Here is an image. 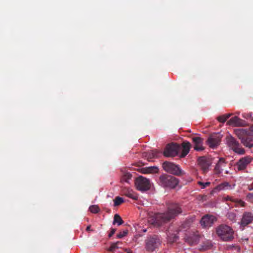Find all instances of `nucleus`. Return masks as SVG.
I'll use <instances>...</instances> for the list:
<instances>
[{
  "instance_id": "bb28decb",
  "label": "nucleus",
  "mask_w": 253,
  "mask_h": 253,
  "mask_svg": "<svg viewBox=\"0 0 253 253\" xmlns=\"http://www.w3.org/2000/svg\"><path fill=\"white\" fill-rule=\"evenodd\" d=\"M124 200L123 198H121L119 196L116 197L114 200V206H119V205H121L122 203H124Z\"/></svg>"
},
{
  "instance_id": "c756f323",
  "label": "nucleus",
  "mask_w": 253,
  "mask_h": 253,
  "mask_svg": "<svg viewBox=\"0 0 253 253\" xmlns=\"http://www.w3.org/2000/svg\"><path fill=\"white\" fill-rule=\"evenodd\" d=\"M128 233L127 230H124L123 231H121L119 233H118L117 235L118 238H122L124 236H126Z\"/></svg>"
},
{
  "instance_id": "dca6fc26",
  "label": "nucleus",
  "mask_w": 253,
  "mask_h": 253,
  "mask_svg": "<svg viewBox=\"0 0 253 253\" xmlns=\"http://www.w3.org/2000/svg\"><path fill=\"white\" fill-rule=\"evenodd\" d=\"M198 164L204 172H207L211 163L205 157H200L198 160Z\"/></svg>"
},
{
  "instance_id": "4468645a",
  "label": "nucleus",
  "mask_w": 253,
  "mask_h": 253,
  "mask_svg": "<svg viewBox=\"0 0 253 253\" xmlns=\"http://www.w3.org/2000/svg\"><path fill=\"white\" fill-rule=\"evenodd\" d=\"M234 186L235 185H233V186L231 185L228 182H222L217 185L213 190H212L211 194H213L222 190L232 189L234 188Z\"/></svg>"
},
{
  "instance_id": "c9c22d12",
  "label": "nucleus",
  "mask_w": 253,
  "mask_h": 253,
  "mask_svg": "<svg viewBox=\"0 0 253 253\" xmlns=\"http://www.w3.org/2000/svg\"><path fill=\"white\" fill-rule=\"evenodd\" d=\"M176 239H177V237L176 236H174L173 237V239L172 240H171L169 237L168 238V241L169 242H174L176 240Z\"/></svg>"
},
{
  "instance_id": "7ed1b4c3",
  "label": "nucleus",
  "mask_w": 253,
  "mask_h": 253,
  "mask_svg": "<svg viewBox=\"0 0 253 253\" xmlns=\"http://www.w3.org/2000/svg\"><path fill=\"white\" fill-rule=\"evenodd\" d=\"M236 133L244 146L250 148L253 147V144L251 143L253 139V135L248 131L245 129H239L236 131Z\"/></svg>"
},
{
  "instance_id": "393cba45",
  "label": "nucleus",
  "mask_w": 253,
  "mask_h": 253,
  "mask_svg": "<svg viewBox=\"0 0 253 253\" xmlns=\"http://www.w3.org/2000/svg\"><path fill=\"white\" fill-rule=\"evenodd\" d=\"M231 114H226L223 115L219 116L217 118V120L222 123H225L226 120L231 116Z\"/></svg>"
},
{
  "instance_id": "f3484780",
  "label": "nucleus",
  "mask_w": 253,
  "mask_h": 253,
  "mask_svg": "<svg viewBox=\"0 0 253 253\" xmlns=\"http://www.w3.org/2000/svg\"><path fill=\"white\" fill-rule=\"evenodd\" d=\"M227 164L223 158H220L215 167V170L218 173H220L225 170L227 167Z\"/></svg>"
},
{
  "instance_id": "58836bf2",
  "label": "nucleus",
  "mask_w": 253,
  "mask_h": 253,
  "mask_svg": "<svg viewBox=\"0 0 253 253\" xmlns=\"http://www.w3.org/2000/svg\"><path fill=\"white\" fill-rule=\"evenodd\" d=\"M223 171H224L225 173L226 174H229L230 172L228 170L226 169V168H225V170H224Z\"/></svg>"
},
{
  "instance_id": "20e7f679",
  "label": "nucleus",
  "mask_w": 253,
  "mask_h": 253,
  "mask_svg": "<svg viewBox=\"0 0 253 253\" xmlns=\"http://www.w3.org/2000/svg\"><path fill=\"white\" fill-rule=\"evenodd\" d=\"M159 184L165 188H174L178 183V181L175 177L162 175L159 177Z\"/></svg>"
},
{
  "instance_id": "6ab92c4d",
  "label": "nucleus",
  "mask_w": 253,
  "mask_h": 253,
  "mask_svg": "<svg viewBox=\"0 0 253 253\" xmlns=\"http://www.w3.org/2000/svg\"><path fill=\"white\" fill-rule=\"evenodd\" d=\"M122 192L128 198L133 200L138 199L137 195L130 188L125 187L123 189Z\"/></svg>"
},
{
  "instance_id": "c85d7f7f",
  "label": "nucleus",
  "mask_w": 253,
  "mask_h": 253,
  "mask_svg": "<svg viewBox=\"0 0 253 253\" xmlns=\"http://www.w3.org/2000/svg\"><path fill=\"white\" fill-rule=\"evenodd\" d=\"M131 177V175L129 173H127L125 174L121 179L122 181H124L127 183L129 182V180L130 179Z\"/></svg>"
},
{
  "instance_id": "f8f14e48",
  "label": "nucleus",
  "mask_w": 253,
  "mask_h": 253,
  "mask_svg": "<svg viewBox=\"0 0 253 253\" xmlns=\"http://www.w3.org/2000/svg\"><path fill=\"white\" fill-rule=\"evenodd\" d=\"M251 156H247L241 158L236 163V166L238 170H244L249 164L253 161Z\"/></svg>"
},
{
  "instance_id": "f704fd0d",
  "label": "nucleus",
  "mask_w": 253,
  "mask_h": 253,
  "mask_svg": "<svg viewBox=\"0 0 253 253\" xmlns=\"http://www.w3.org/2000/svg\"><path fill=\"white\" fill-rule=\"evenodd\" d=\"M116 232V229H111L110 233L109 234V237H111Z\"/></svg>"
},
{
  "instance_id": "423d86ee",
  "label": "nucleus",
  "mask_w": 253,
  "mask_h": 253,
  "mask_svg": "<svg viewBox=\"0 0 253 253\" xmlns=\"http://www.w3.org/2000/svg\"><path fill=\"white\" fill-rule=\"evenodd\" d=\"M180 146L176 143L168 144L164 151V155L167 157H174L180 154Z\"/></svg>"
},
{
  "instance_id": "79ce46f5",
  "label": "nucleus",
  "mask_w": 253,
  "mask_h": 253,
  "mask_svg": "<svg viewBox=\"0 0 253 253\" xmlns=\"http://www.w3.org/2000/svg\"><path fill=\"white\" fill-rule=\"evenodd\" d=\"M243 117L244 118H247V117H245V116L243 115Z\"/></svg>"
},
{
  "instance_id": "aec40b11",
  "label": "nucleus",
  "mask_w": 253,
  "mask_h": 253,
  "mask_svg": "<svg viewBox=\"0 0 253 253\" xmlns=\"http://www.w3.org/2000/svg\"><path fill=\"white\" fill-rule=\"evenodd\" d=\"M161 153L157 150H152L145 153L146 157L149 161H152L154 158H157L160 157Z\"/></svg>"
},
{
  "instance_id": "39448f33",
  "label": "nucleus",
  "mask_w": 253,
  "mask_h": 253,
  "mask_svg": "<svg viewBox=\"0 0 253 253\" xmlns=\"http://www.w3.org/2000/svg\"><path fill=\"white\" fill-rule=\"evenodd\" d=\"M161 244V242L157 236L149 237L145 240V249L147 251L153 252Z\"/></svg>"
},
{
  "instance_id": "4c0bfd02",
  "label": "nucleus",
  "mask_w": 253,
  "mask_h": 253,
  "mask_svg": "<svg viewBox=\"0 0 253 253\" xmlns=\"http://www.w3.org/2000/svg\"><path fill=\"white\" fill-rule=\"evenodd\" d=\"M225 199L226 200H230V201H233L234 202L235 200L232 199V198L229 196H227L225 198Z\"/></svg>"
},
{
  "instance_id": "0eeeda50",
  "label": "nucleus",
  "mask_w": 253,
  "mask_h": 253,
  "mask_svg": "<svg viewBox=\"0 0 253 253\" xmlns=\"http://www.w3.org/2000/svg\"><path fill=\"white\" fill-rule=\"evenodd\" d=\"M228 146L236 153L243 155L245 153V150L240 146L239 142L233 137L227 138Z\"/></svg>"
},
{
  "instance_id": "a878e982",
  "label": "nucleus",
  "mask_w": 253,
  "mask_h": 253,
  "mask_svg": "<svg viewBox=\"0 0 253 253\" xmlns=\"http://www.w3.org/2000/svg\"><path fill=\"white\" fill-rule=\"evenodd\" d=\"M89 210L91 213H97L99 211L100 209L97 205H93L89 207Z\"/></svg>"
},
{
  "instance_id": "2f4dec72",
  "label": "nucleus",
  "mask_w": 253,
  "mask_h": 253,
  "mask_svg": "<svg viewBox=\"0 0 253 253\" xmlns=\"http://www.w3.org/2000/svg\"><path fill=\"white\" fill-rule=\"evenodd\" d=\"M234 202L237 203V205L239 207H244L245 206V203L240 200H235Z\"/></svg>"
},
{
  "instance_id": "ddd939ff",
  "label": "nucleus",
  "mask_w": 253,
  "mask_h": 253,
  "mask_svg": "<svg viewBox=\"0 0 253 253\" xmlns=\"http://www.w3.org/2000/svg\"><path fill=\"white\" fill-rule=\"evenodd\" d=\"M216 220L215 216L207 214L202 218L200 223L203 227L207 228L211 226Z\"/></svg>"
},
{
  "instance_id": "72a5a7b5",
  "label": "nucleus",
  "mask_w": 253,
  "mask_h": 253,
  "mask_svg": "<svg viewBox=\"0 0 253 253\" xmlns=\"http://www.w3.org/2000/svg\"><path fill=\"white\" fill-rule=\"evenodd\" d=\"M247 198L249 199L250 201L253 203V194L249 193L247 195Z\"/></svg>"
},
{
  "instance_id": "e433bc0d",
  "label": "nucleus",
  "mask_w": 253,
  "mask_h": 253,
  "mask_svg": "<svg viewBox=\"0 0 253 253\" xmlns=\"http://www.w3.org/2000/svg\"><path fill=\"white\" fill-rule=\"evenodd\" d=\"M248 189L250 191L253 190V182L249 185Z\"/></svg>"
},
{
  "instance_id": "6e6552de",
  "label": "nucleus",
  "mask_w": 253,
  "mask_h": 253,
  "mask_svg": "<svg viewBox=\"0 0 253 253\" xmlns=\"http://www.w3.org/2000/svg\"><path fill=\"white\" fill-rule=\"evenodd\" d=\"M135 184L137 189L141 191H147L151 187L150 180L142 176L138 177L136 179Z\"/></svg>"
},
{
  "instance_id": "5701e85b",
  "label": "nucleus",
  "mask_w": 253,
  "mask_h": 253,
  "mask_svg": "<svg viewBox=\"0 0 253 253\" xmlns=\"http://www.w3.org/2000/svg\"><path fill=\"white\" fill-rule=\"evenodd\" d=\"M158 171V169L156 167H149L142 169L143 173H156Z\"/></svg>"
},
{
  "instance_id": "4be33fe9",
  "label": "nucleus",
  "mask_w": 253,
  "mask_h": 253,
  "mask_svg": "<svg viewBox=\"0 0 253 253\" xmlns=\"http://www.w3.org/2000/svg\"><path fill=\"white\" fill-rule=\"evenodd\" d=\"M201 237L197 234H194L188 237L186 240L191 245L197 244L200 241Z\"/></svg>"
},
{
  "instance_id": "b1692460",
  "label": "nucleus",
  "mask_w": 253,
  "mask_h": 253,
  "mask_svg": "<svg viewBox=\"0 0 253 253\" xmlns=\"http://www.w3.org/2000/svg\"><path fill=\"white\" fill-rule=\"evenodd\" d=\"M124 223L121 217L118 214H116L114 216V220L113 222V224H117L118 226L121 225Z\"/></svg>"
},
{
  "instance_id": "412c9836",
  "label": "nucleus",
  "mask_w": 253,
  "mask_h": 253,
  "mask_svg": "<svg viewBox=\"0 0 253 253\" xmlns=\"http://www.w3.org/2000/svg\"><path fill=\"white\" fill-rule=\"evenodd\" d=\"M193 142L194 144V149L196 151H201L204 149L202 146L203 140L199 137H194L192 139Z\"/></svg>"
},
{
  "instance_id": "f257e3e1",
  "label": "nucleus",
  "mask_w": 253,
  "mask_h": 253,
  "mask_svg": "<svg viewBox=\"0 0 253 253\" xmlns=\"http://www.w3.org/2000/svg\"><path fill=\"white\" fill-rule=\"evenodd\" d=\"M182 212V208L179 204L170 203L168 205L167 211L166 212H149L148 217V222L155 227H160Z\"/></svg>"
},
{
  "instance_id": "7c9ffc66",
  "label": "nucleus",
  "mask_w": 253,
  "mask_h": 253,
  "mask_svg": "<svg viewBox=\"0 0 253 253\" xmlns=\"http://www.w3.org/2000/svg\"><path fill=\"white\" fill-rule=\"evenodd\" d=\"M210 182H201V181H199L198 182V184L201 186V188H205L207 186H208L210 185Z\"/></svg>"
},
{
  "instance_id": "1a4fd4ad",
  "label": "nucleus",
  "mask_w": 253,
  "mask_h": 253,
  "mask_svg": "<svg viewBox=\"0 0 253 253\" xmlns=\"http://www.w3.org/2000/svg\"><path fill=\"white\" fill-rule=\"evenodd\" d=\"M163 168L166 171L174 175H178L181 173V170L178 166L171 162H164L163 164Z\"/></svg>"
},
{
  "instance_id": "ea45409f",
  "label": "nucleus",
  "mask_w": 253,
  "mask_h": 253,
  "mask_svg": "<svg viewBox=\"0 0 253 253\" xmlns=\"http://www.w3.org/2000/svg\"><path fill=\"white\" fill-rule=\"evenodd\" d=\"M250 131L253 132V125L249 128Z\"/></svg>"
},
{
  "instance_id": "9b49d317",
  "label": "nucleus",
  "mask_w": 253,
  "mask_h": 253,
  "mask_svg": "<svg viewBox=\"0 0 253 253\" xmlns=\"http://www.w3.org/2000/svg\"><path fill=\"white\" fill-rule=\"evenodd\" d=\"M253 221V214L251 212L246 211L243 215L240 222V228L243 230L244 227Z\"/></svg>"
},
{
  "instance_id": "f03ea898",
  "label": "nucleus",
  "mask_w": 253,
  "mask_h": 253,
  "mask_svg": "<svg viewBox=\"0 0 253 253\" xmlns=\"http://www.w3.org/2000/svg\"><path fill=\"white\" fill-rule=\"evenodd\" d=\"M216 232L220 239L225 242L232 241L234 238V231L229 226L222 224L216 229Z\"/></svg>"
},
{
  "instance_id": "2eb2a0df",
  "label": "nucleus",
  "mask_w": 253,
  "mask_h": 253,
  "mask_svg": "<svg viewBox=\"0 0 253 253\" xmlns=\"http://www.w3.org/2000/svg\"><path fill=\"white\" fill-rule=\"evenodd\" d=\"M228 124L230 126H244L247 125V123L245 121L237 116L230 119L228 122Z\"/></svg>"
},
{
  "instance_id": "9d476101",
  "label": "nucleus",
  "mask_w": 253,
  "mask_h": 253,
  "mask_svg": "<svg viewBox=\"0 0 253 253\" xmlns=\"http://www.w3.org/2000/svg\"><path fill=\"white\" fill-rule=\"evenodd\" d=\"M222 136L219 133H213L208 138L207 143L210 148L215 149L219 144Z\"/></svg>"
},
{
  "instance_id": "cd10ccee",
  "label": "nucleus",
  "mask_w": 253,
  "mask_h": 253,
  "mask_svg": "<svg viewBox=\"0 0 253 253\" xmlns=\"http://www.w3.org/2000/svg\"><path fill=\"white\" fill-rule=\"evenodd\" d=\"M120 243V242H117L116 243H112L110 248H109V251L110 252H114L117 249L119 248V247L118 246V244Z\"/></svg>"
},
{
  "instance_id": "473e14b6",
  "label": "nucleus",
  "mask_w": 253,
  "mask_h": 253,
  "mask_svg": "<svg viewBox=\"0 0 253 253\" xmlns=\"http://www.w3.org/2000/svg\"><path fill=\"white\" fill-rule=\"evenodd\" d=\"M228 217L231 220H235L236 218V215L235 213L230 212L228 213Z\"/></svg>"
},
{
  "instance_id": "a211bd4d",
  "label": "nucleus",
  "mask_w": 253,
  "mask_h": 253,
  "mask_svg": "<svg viewBox=\"0 0 253 253\" xmlns=\"http://www.w3.org/2000/svg\"><path fill=\"white\" fill-rule=\"evenodd\" d=\"M190 143L189 142L184 141L182 143L180 149L181 153L179 154V156L180 157H184L188 154L190 150Z\"/></svg>"
},
{
  "instance_id": "37998d69",
  "label": "nucleus",
  "mask_w": 253,
  "mask_h": 253,
  "mask_svg": "<svg viewBox=\"0 0 253 253\" xmlns=\"http://www.w3.org/2000/svg\"><path fill=\"white\" fill-rule=\"evenodd\" d=\"M134 239H136V236H135L134 237Z\"/></svg>"
},
{
  "instance_id": "a19ab883",
  "label": "nucleus",
  "mask_w": 253,
  "mask_h": 253,
  "mask_svg": "<svg viewBox=\"0 0 253 253\" xmlns=\"http://www.w3.org/2000/svg\"><path fill=\"white\" fill-rule=\"evenodd\" d=\"M86 230L87 231H90V226H88L86 228Z\"/></svg>"
}]
</instances>
